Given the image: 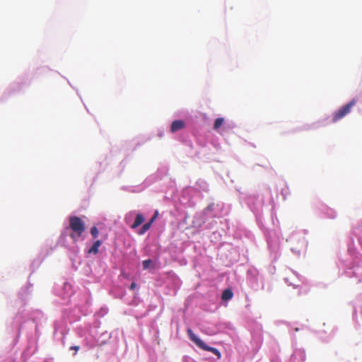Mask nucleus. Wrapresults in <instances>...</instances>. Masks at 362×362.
Masks as SVG:
<instances>
[{
    "label": "nucleus",
    "mask_w": 362,
    "mask_h": 362,
    "mask_svg": "<svg viewBox=\"0 0 362 362\" xmlns=\"http://www.w3.org/2000/svg\"><path fill=\"white\" fill-rule=\"evenodd\" d=\"M69 228L71 230L69 236L74 242H76L86 230L84 222L81 218L76 216L69 217Z\"/></svg>",
    "instance_id": "1"
},
{
    "label": "nucleus",
    "mask_w": 362,
    "mask_h": 362,
    "mask_svg": "<svg viewBox=\"0 0 362 362\" xmlns=\"http://www.w3.org/2000/svg\"><path fill=\"white\" fill-rule=\"evenodd\" d=\"M187 332L190 340L192 341L199 348L213 353L218 358H221V352L217 349L207 346L192 332L191 329H187Z\"/></svg>",
    "instance_id": "2"
},
{
    "label": "nucleus",
    "mask_w": 362,
    "mask_h": 362,
    "mask_svg": "<svg viewBox=\"0 0 362 362\" xmlns=\"http://www.w3.org/2000/svg\"><path fill=\"white\" fill-rule=\"evenodd\" d=\"M356 100L355 99L351 100L349 103L342 106L337 111H336L333 114L332 122H336L343 117H344L346 115H348L351 108L356 105Z\"/></svg>",
    "instance_id": "3"
},
{
    "label": "nucleus",
    "mask_w": 362,
    "mask_h": 362,
    "mask_svg": "<svg viewBox=\"0 0 362 362\" xmlns=\"http://www.w3.org/2000/svg\"><path fill=\"white\" fill-rule=\"evenodd\" d=\"M185 124L182 120H175L172 122L170 126L171 132L174 133L179 130L182 129Z\"/></svg>",
    "instance_id": "4"
},
{
    "label": "nucleus",
    "mask_w": 362,
    "mask_h": 362,
    "mask_svg": "<svg viewBox=\"0 0 362 362\" xmlns=\"http://www.w3.org/2000/svg\"><path fill=\"white\" fill-rule=\"evenodd\" d=\"M102 242L99 240H95L93 245L88 249V254L96 255L98 252V248L101 245Z\"/></svg>",
    "instance_id": "5"
},
{
    "label": "nucleus",
    "mask_w": 362,
    "mask_h": 362,
    "mask_svg": "<svg viewBox=\"0 0 362 362\" xmlns=\"http://www.w3.org/2000/svg\"><path fill=\"white\" fill-rule=\"evenodd\" d=\"M144 221V217L142 214H138L136 216L135 220L132 225L131 228L133 229H135L136 228L139 227L143 222Z\"/></svg>",
    "instance_id": "6"
},
{
    "label": "nucleus",
    "mask_w": 362,
    "mask_h": 362,
    "mask_svg": "<svg viewBox=\"0 0 362 362\" xmlns=\"http://www.w3.org/2000/svg\"><path fill=\"white\" fill-rule=\"evenodd\" d=\"M233 296V293L230 288L225 289L221 296V298L223 300H230Z\"/></svg>",
    "instance_id": "7"
},
{
    "label": "nucleus",
    "mask_w": 362,
    "mask_h": 362,
    "mask_svg": "<svg viewBox=\"0 0 362 362\" xmlns=\"http://www.w3.org/2000/svg\"><path fill=\"white\" fill-rule=\"evenodd\" d=\"M151 223L148 222L144 224L141 227V228L139 231V235H144L147 230H148L151 226Z\"/></svg>",
    "instance_id": "8"
},
{
    "label": "nucleus",
    "mask_w": 362,
    "mask_h": 362,
    "mask_svg": "<svg viewBox=\"0 0 362 362\" xmlns=\"http://www.w3.org/2000/svg\"><path fill=\"white\" fill-rule=\"evenodd\" d=\"M224 122V119L223 117L217 118L214 124V129L217 130Z\"/></svg>",
    "instance_id": "9"
},
{
    "label": "nucleus",
    "mask_w": 362,
    "mask_h": 362,
    "mask_svg": "<svg viewBox=\"0 0 362 362\" xmlns=\"http://www.w3.org/2000/svg\"><path fill=\"white\" fill-rule=\"evenodd\" d=\"M90 234L94 238H96L98 236L99 231L95 226H93L90 228Z\"/></svg>",
    "instance_id": "10"
},
{
    "label": "nucleus",
    "mask_w": 362,
    "mask_h": 362,
    "mask_svg": "<svg viewBox=\"0 0 362 362\" xmlns=\"http://www.w3.org/2000/svg\"><path fill=\"white\" fill-rule=\"evenodd\" d=\"M151 264V259L144 260L143 262H142L144 269H148L150 267Z\"/></svg>",
    "instance_id": "11"
},
{
    "label": "nucleus",
    "mask_w": 362,
    "mask_h": 362,
    "mask_svg": "<svg viewBox=\"0 0 362 362\" xmlns=\"http://www.w3.org/2000/svg\"><path fill=\"white\" fill-rule=\"evenodd\" d=\"M158 211H156L153 216L151 217V218L150 219V221H148L149 223H151V224H153V223L156 221V219L158 217Z\"/></svg>",
    "instance_id": "12"
},
{
    "label": "nucleus",
    "mask_w": 362,
    "mask_h": 362,
    "mask_svg": "<svg viewBox=\"0 0 362 362\" xmlns=\"http://www.w3.org/2000/svg\"><path fill=\"white\" fill-rule=\"evenodd\" d=\"M136 284L135 282H132V283L131 284V285H130L129 288H130L131 290H134V289H135V288H136Z\"/></svg>",
    "instance_id": "13"
},
{
    "label": "nucleus",
    "mask_w": 362,
    "mask_h": 362,
    "mask_svg": "<svg viewBox=\"0 0 362 362\" xmlns=\"http://www.w3.org/2000/svg\"><path fill=\"white\" fill-rule=\"evenodd\" d=\"M70 349L74 350L76 352H77L79 350L78 346H73L70 347Z\"/></svg>",
    "instance_id": "14"
}]
</instances>
